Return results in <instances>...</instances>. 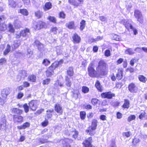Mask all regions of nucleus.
Wrapping results in <instances>:
<instances>
[{
  "label": "nucleus",
  "instance_id": "f257e3e1",
  "mask_svg": "<svg viewBox=\"0 0 147 147\" xmlns=\"http://www.w3.org/2000/svg\"><path fill=\"white\" fill-rule=\"evenodd\" d=\"M93 65H89L88 67L89 76L93 77L98 76L99 75L104 74V72L106 71V67L104 65H98L96 67L97 71L94 70L93 67Z\"/></svg>",
  "mask_w": 147,
  "mask_h": 147
},
{
  "label": "nucleus",
  "instance_id": "f03ea898",
  "mask_svg": "<svg viewBox=\"0 0 147 147\" xmlns=\"http://www.w3.org/2000/svg\"><path fill=\"white\" fill-rule=\"evenodd\" d=\"M47 26L46 23L42 20H39L37 22L34 21L32 23V28L35 30H39Z\"/></svg>",
  "mask_w": 147,
  "mask_h": 147
},
{
  "label": "nucleus",
  "instance_id": "7ed1b4c3",
  "mask_svg": "<svg viewBox=\"0 0 147 147\" xmlns=\"http://www.w3.org/2000/svg\"><path fill=\"white\" fill-rule=\"evenodd\" d=\"M134 16L137 21L139 23L142 24L144 23V19L142 12L139 10L136 9L134 11Z\"/></svg>",
  "mask_w": 147,
  "mask_h": 147
},
{
  "label": "nucleus",
  "instance_id": "20e7f679",
  "mask_svg": "<svg viewBox=\"0 0 147 147\" xmlns=\"http://www.w3.org/2000/svg\"><path fill=\"white\" fill-rule=\"evenodd\" d=\"M84 0H68L69 4L74 8H77L82 5Z\"/></svg>",
  "mask_w": 147,
  "mask_h": 147
},
{
  "label": "nucleus",
  "instance_id": "39448f33",
  "mask_svg": "<svg viewBox=\"0 0 147 147\" xmlns=\"http://www.w3.org/2000/svg\"><path fill=\"white\" fill-rule=\"evenodd\" d=\"M38 102L36 100H32L29 103L30 109L33 111H35L37 108Z\"/></svg>",
  "mask_w": 147,
  "mask_h": 147
},
{
  "label": "nucleus",
  "instance_id": "423d86ee",
  "mask_svg": "<svg viewBox=\"0 0 147 147\" xmlns=\"http://www.w3.org/2000/svg\"><path fill=\"white\" fill-rule=\"evenodd\" d=\"M57 65H51L46 72V75L47 77L51 76L53 74V70L57 67Z\"/></svg>",
  "mask_w": 147,
  "mask_h": 147
},
{
  "label": "nucleus",
  "instance_id": "0eeeda50",
  "mask_svg": "<svg viewBox=\"0 0 147 147\" xmlns=\"http://www.w3.org/2000/svg\"><path fill=\"white\" fill-rule=\"evenodd\" d=\"M101 96L102 98L111 99L113 97L115 96V94L109 91L102 93L101 94Z\"/></svg>",
  "mask_w": 147,
  "mask_h": 147
},
{
  "label": "nucleus",
  "instance_id": "6e6552de",
  "mask_svg": "<svg viewBox=\"0 0 147 147\" xmlns=\"http://www.w3.org/2000/svg\"><path fill=\"white\" fill-rule=\"evenodd\" d=\"M128 89L131 93H136L138 91V88L133 83H131L129 85Z\"/></svg>",
  "mask_w": 147,
  "mask_h": 147
},
{
  "label": "nucleus",
  "instance_id": "1a4fd4ad",
  "mask_svg": "<svg viewBox=\"0 0 147 147\" xmlns=\"http://www.w3.org/2000/svg\"><path fill=\"white\" fill-rule=\"evenodd\" d=\"M72 41L74 43H79L81 41L80 36L76 33L74 34L72 36Z\"/></svg>",
  "mask_w": 147,
  "mask_h": 147
},
{
  "label": "nucleus",
  "instance_id": "9d476101",
  "mask_svg": "<svg viewBox=\"0 0 147 147\" xmlns=\"http://www.w3.org/2000/svg\"><path fill=\"white\" fill-rule=\"evenodd\" d=\"M10 92V89L9 88H6L2 90L1 91V95L3 97L6 98Z\"/></svg>",
  "mask_w": 147,
  "mask_h": 147
},
{
  "label": "nucleus",
  "instance_id": "9b49d317",
  "mask_svg": "<svg viewBox=\"0 0 147 147\" xmlns=\"http://www.w3.org/2000/svg\"><path fill=\"white\" fill-rule=\"evenodd\" d=\"M66 27L69 29L75 30L76 27L74 21H72L68 22L65 24Z\"/></svg>",
  "mask_w": 147,
  "mask_h": 147
},
{
  "label": "nucleus",
  "instance_id": "f8f14e48",
  "mask_svg": "<svg viewBox=\"0 0 147 147\" xmlns=\"http://www.w3.org/2000/svg\"><path fill=\"white\" fill-rule=\"evenodd\" d=\"M66 134L67 135H72L73 137L75 139L77 137L78 134V132L76 131L75 129L73 128L68 131V132Z\"/></svg>",
  "mask_w": 147,
  "mask_h": 147
},
{
  "label": "nucleus",
  "instance_id": "ddd939ff",
  "mask_svg": "<svg viewBox=\"0 0 147 147\" xmlns=\"http://www.w3.org/2000/svg\"><path fill=\"white\" fill-rule=\"evenodd\" d=\"M22 36L23 37H26L30 34V30L28 28H25L22 30L20 31Z\"/></svg>",
  "mask_w": 147,
  "mask_h": 147
},
{
  "label": "nucleus",
  "instance_id": "4468645a",
  "mask_svg": "<svg viewBox=\"0 0 147 147\" xmlns=\"http://www.w3.org/2000/svg\"><path fill=\"white\" fill-rule=\"evenodd\" d=\"M55 111L58 113L59 115H61L63 113V109L61 106L59 104H56L55 107Z\"/></svg>",
  "mask_w": 147,
  "mask_h": 147
},
{
  "label": "nucleus",
  "instance_id": "2eb2a0df",
  "mask_svg": "<svg viewBox=\"0 0 147 147\" xmlns=\"http://www.w3.org/2000/svg\"><path fill=\"white\" fill-rule=\"evenodd\" d=\"M13 121L15 123H20L23 121V117L20 116L13 115Z\"/></svg>",
  "mask_w": 147,
  "mask_h": 147
},
{
  "label": "nucleus",
  "instance_id": "dca6fc26",
  "mask_svg": "<svg viewBox=\"0 0 147 147\" xmlns=\"http://www.w3.org/2000/svg\"><path fill=\"white\" fill-rule=\"evenodd\" d=\"M52 3L50 2H46L43 6V9L45 11L49 10L52 8Z\"/></svg>",
  "mask_w": 147,
  "mask_h": 147
},
{
  "label": "nucleus",
  "instance_id": "f3484780",
  "mask_svg": "<svg viewBox=\"0 0 147 147\" xmlns=\"http://www.w3.org/2000/svg\"><path fill=\"white\" fill-rule=\"evenodd\" d=\"M43 12L39 10L35 11L34 12V16L37 19L42 18L43 16Z\"/></svg>",
  "mask_w": 147,
  "mask_h": 147
},
{
  "label": "nucleus",
  "instance_id": "a211bd4d",
  "mask_svg": "<svg viewBox=\"0 0 147 147\" xmlns=\"http://www.w3.org/2000/svg\"><path fill=\"white\" fill-rule=\"evenodd\" d=\"M92 138L91 137L88 138L83 143L85 147H91V141Z\"/></svg>",
  "mask_w": 147,
  "mask_h": 147
},
{
  "label": "nucleus",
  "instance_id": "6ab92c4d",
  "mask_svg": "<svg viewBox=\"0 0 147 147\" xmlns=\"http://www.w3.org/2000/svg\"><path fill=\"white\" fill-rule=\"evenodd\" d=\"M6 126V120L5 118H2L0 125V129L2 130H5Z\"/></svg>",
  "mask_w": 147,
  "mask_h": 147
},
{
  "label": "nucleus",
  "instance_id": "aec40b11",
  "mask_svg": "<svg viewBox=\"0 0 147 147\" xmlns=\"http://www.w3.org/2000/svg\"><path fill=\"white\" fill-rule=\"evenodd\" d=\"M34 44V45L37 47L38 49L39 50H41L43 47V45L38 40H35Z\"/></svg>",
  "mask_w": 147,
  "mask_h": 147
},
{
  "label": "nucleus",
  "instance_id": "412c9836",
  "mask_svg": "<svg viewBox=\"0 0 147 147\" xmlns=\"http://www.w3.org/2000/svg\"><path fill=\"white\" fill-rule=\"evenodd\" d=\"M47 19L51 22L53 23L54 24L57 23V19L54 16H49L47 17Z\"/></svg>",
  "mask_w": 147,
  "mask_h": 147
},
{
  "label": "nucleus",
  "instance_id": "4be33fe9",
  "mask_svg": "<svg viewBox=\"0 0 147 147\" xmlns=\"http://www.w3.org/2000/svg\"><path fill=\"white\" fill-rule=\"evenodd\" d=\"M123 71L122 69H119L118 70V73L116 74V78L118 80H121L123 77Z\"/></svg>",
  "mask_w": 147,
  "mask_h": 147
},
{
  "label": "nucleus",
  "instance_id": "5701e85b",
  "mask_svg": "<svg viewBox=\"0 0 147 147\" xmlns=\"http://www.w3.org/2000/svg\"><path fill=\"white\" fill-rule=\"evenodd\" d=\"M18 13L24 16H27L29 14L27 10L26 9H20L18 11Z\"/></svg>",
  "mask_w": 147,
  "mask_h": 147
},
{
  "label": "nucleus",
  "instance_id": "b1692460",
  "mask_svg": "<svg viewBox=\"0 0 147 147\" xmlns=\"http://www.w3.org/2000/svg\"><path fill=\"white\" fill-rule=\"evenodd\" d=\"M8 5L11 8L15 7L17 5L16 2L13 0H8Z\"/></svg>",
  "mask_w": 147,
  "mask_h": 147
},
{
  "label": "nucleus",
  "instance_id": "393cba45",
  "mask_svg": "<svg viewBox=\"0 0 147 147\" xmlns=\"http://www.w3.org/2000/svg\"><path fill=\"white\" fill-rule=\"evenodd\" d=\"M86 21L84 20H82L80 22V29L81 31H83L85 28L86 24Z\"/></svg>",
  "mask_w": 147,
  "mask_h": 147
},
{
  "label": "nucleus",
  "instance_id": "a878e982",
  "mask_svg": "<svg viewBox=\"0 0 147 147\" xmlns=\"http://www.w3.org/2000/svg\"><path fill=\"white\" fill-rule=\"evenodd\" d=\"M129 101L127 99H125L122 107L124 108L128 109L129 107Z\"/></svg>",
  "mask_w": 147,
  "mask_h": 147
},
{
  "label": "nucleus",
  "instance_id": "bb28decb",
  "mask_svg": "<svg viewBox=\"0 0 147 147\" xmlns=\"http://www.w3.org/2000/svg\"><path fill=\"white\" fill-rule=\"evenodd\" d=\"M123 25L127 29H129V28L130 29H133V26L132 25L127 21H125L124 22Z\"/></svg>",
  "mask_w": 147,
  "mask_h": 147
},
{
  "label": "nucleus",
  "instance_id": "cd10ccee",
  "mask_svg": "<svg viewBox=\"0 0 147 147\" xmlns=\"http://www.w3.org/2000/svg\"><path fill=\"white\" fill-rule=\"evenodd\" d=\"M11 51V46L10 45L8 44L7 45V48L3 52V55H7Z\"/></svg>",
  "mask_w": 147,
  "mask_h": 147
},
{
  "label": "nucleus",
  "instance_id": "c85d7f7f",
  "mask_svg": "<svg viewBox=\"0 0 147 147\" xmlns=\"http://www.w3.org/2000/svg\"><path fill=\"white\" fill-rule=\"evenodd\" d=\"M91 127H92L90 126L88 128V129L86 130V131L88 133H89V134L91 135H93L94 134V131L95 130V129H94L92 128L91 129Z\"/></svg>",
  "mask_w": 147,
  "mask_h": 147
},
{
  "label": "nucleus",
  "instance_id": "c756f323",
  "mask_svg": "<svg viewBox=\"0 0 147 147\" xmlns=\"http://www.w3.org/2000/svg\"><path fill=\"white\" fill-rule=\"evenodd\" d=\"M138 78L140 81L143 83H145L147 81V78L142 75H139Z\"/></svg>",
  "mask_w": 147,
  "mask_h": 147
},
{
  "label": "nucleus",
  "instance_id": "7c9ffc66",
  "mask_svg": "<svg viewBox=\"0 0 147 147\" xmlns=\"http://www.w3.org/2000/svg\"><path fill=\"white\" fill-rule=\"evenodd\" d=\"M58 30V28L57 27L53 26L51 28L50 31V32L54 34H56L57 33Z\"/></svg>",
  "mask_w": 147,
  "mask_h": 147
},
{
  "label": "nucleus",
  "instance_id": "2f4dec72",
  "mask_svg": "<svg viewBox=\"0 0 147 147\" xmlns=\"http://www.w3.org/2000/svg\"><path fill=\"white\" fill-rule=\"evenodd\" d=\"M95 86L97 89L100 92L102 91V86L100 85V83L98 81H96L95 84Z\"/></svg>",
  "mask_w": 147,
  "mask_h": 147
},
{
  "label": "nucleus",
  "instance_id": "473e14b6",
  "mask_svg": "<svg viewBox=\"0 0 147 147\" xmlns=\"http://www.w3.org/2000/svg\"><path fill=\"white\" fill-rule=\"evenodd\" d=\"M36 78L35 75H31L28 76V80L31 82H36Z\"/></svg>",
  "mask_w": 147,
  "mask_h": 147
},
{
  "label": "nucleus",
  "instance_id": "72a5a7b5",
  "mask_svg": "<svg viewBox=\"0 0 147 147\" xmlns=\"http://www.w3.org/2000/svg\"><path fill=\"white\" fill-rule=\"evenodd\" d=\"M8 28L9 31L11 33H14L15 32V29L13 27V25L11 23L8 24Z\"/></svg>",
  "mask_w": 147,
  "mask_h": 147
},
{
  "label": "nucleus",
  "instance_id": "f704fd0d",
  "mask_svg": "<svg viewBox=\"0 0 147 147\" xmlns=\"http://www.w3.org/2000/svg\"><path fill=\"white\" fill-rule=\"evenodd\" d=\"M58 16L59 18L63 19H64L66 17V14L63 11H60L59 13Z\"/></svg>",
  "mask_w": 147,
  "mask_h": 147
},
{
  "label": "nucleus",
  "instance_id": "c9c22d12",
  "mask_svg": "<svg viewBox=\"0 0 147 147\" xmlns=\"http://www.w3.org/2000/svg\"><path fill=\"white\" fill-rule=\"evenodd\" d=\"M80 94L79 91L78 90L76 89L74 90L73 92V97L75 98H77L78 95Z\"/></svg>",
  "mask_w": 147,
  "mask_h": 147
},
{
  "label": "nucleus",
  "instance_id": "e433bc0d",
  "mask_svg": "<svg viewBox=\"0 0 147 147\" xmlns=\"http://www.w3.org/2000/svg\"><path fill=\"white\" fill-rule=\"evenodd\" d=\"M67 74L69 76H72L74 74L73 69L72 67H69L67 70Z\"/></svg>",
  "mask_w": 147,
  "mask_h": 147
},
{
  "label": "nucleus",
  "instance_id": "4c0bfd02",
  "mask_svg": "<svg viewBox=\"0 0 147 147\" xmlns=\"http://www.w3.org/2000/svg\"><path fill=\"white\" fill-rule=\"evenodd\" d=\"M65 81L66 85L68 87H70L72 84V83L70 79L67 76L65 78Z\"/></svg>",
  "mask_w": 147,
  "mask_h": 147
},
{
  "label": "nucleus",
  "instance_id": "58836bf2",
  "mask_svg": "<svg viewBox=\"0 0 147 147\" xmlns=\"http://www.w3.org/2000/svg\"><path fill=\"white\" fill-rule=\"evenodd\" d=\"M20 76L22 77V78H24L25 77L27 76V74L26 71H21L19 73Z\"/></svg>",
  "mask_w": 147,
  "mask_h": 147
},
{
  "label": "nucleus",
  "instance_id": "ea45409f",
  "mask_svg": "<svg viewBox=\"0 0 147 147\" xmlns=\"http://www.w3.org/2000/svg\"><path fill=\"white\" fill-rule=\"evenodd\" d=\"M20 45V43L18 41H14L12 47L13 49H16L19 47Z\"/></svg>",
  "mask_w": 147,
  "mask_h": 147
},
{
  "label": "nucleus",
  "instance_id": "a19ab883",
  "mask_svg": "<svg viewBox=\"0 0 147 147\" xmlns=\"http://www.w3.org/2000/svg\"><path fill=\"white\" fill-rule=\"evenodd\" d=\"M97 121L95 119H94L93 120L92 125L90 126H91L92 127H91L92 129V128H93L94 129H96V126H97Z\"/></svg>",
  "mask_w": 147,
  "mask_h": 147
},
{
  "label": "nucleus",
  "instance_id": "79ce46f5",
  "mask_svg": "<svg viewBox=\"0 0 147 147\" xmlns=\"http://www.w3.org/2000/svg\"><path fill=\"white\" fill-rule=\"evenodd\" d=\"M111 35L112 39L117 41L119 40V36L118 35L113 33L111 34Z\"/></svg>",
  "mask_w": 147,
  "mask_h": 147
},
{
  "label": "nucleus",
  "instance_id": "37998d69",
  "mask_svg": "<svg viewBox=\"0 0 147 147\" xmlns=\"http://www.w3.org/2000/svg\"><path fill=\"white\" fill-rule=\"evenodd\" d=\"M82 91L84 93H87L89 91V88L86 86H83Z\"/></svg>",
  "mask_w": 147,
  "mask_h": 147
},
{
  "label": "nucleus",
  "instance_id": "c03bdc74",
  "mask_svg": "<svg viewBox=\"0 0 147 147\" xmlns=\"http://www.w3.org/2000/svg\"><path fill=\"white\" fill-rule=\"evenodd\" d=\"M125 54L129 55H132L134 54V52L130 48L127 49L125 51Z\"/></svg>",
  "mask_w": 147,
  "mask_h": 147
},
{
  "label": "nucleus",
  "instance_id": "a18cd8bd",
  "mask_svg": "<svg viewBox=\"0 0 147 147\" xmlns=\"http://www.w3.org/2000/svg\"><path fill=\"white\" fill-rule=\"evenodd\" d=\"M80 118L82 119H84L86 117V112L84 111L81 112L80 113Z\"/></svg>",
  "mask_w": 147,
  "mask_h": 147
},
{
  "label": "nucleus",
  "instance_id": "49530a36",
  "mask_svg": "<svg viewBox=\"0 0 147 147\" xmlns=\"http://www.w3.org/2000/svg\"><path fill=\"white\" fill-rule=\"evenodd\" d=\"M123 62L125 64H127V61H123V59L121 58H119L117 61V64H120L122 63V62Z\"/></svg>",
  "mask_w": 147,
  "mask_h": 147
},
{
  "label": "nucleus",
  "instance_id": "de8ad7c7",
  "mask_svg": "<svg viewBox=\"0 0 147 147\" xmlns=\"http://www.w3.org/2000/svg\"><path fill=\"white\" fill-rule=\"evenodd\" d=\"M136 118V116L134 115H131L128 117L127 120L129 122H130L134 120Z\"/></svg>",
  "mask_w": 147,
  "mask_h": 147
},
{
  "label": "nucleus",
  "instance_id": "09e8293b",
  "mask_svg": "<svg viewBox=\"0 0 147 147\" xmlns=\"http://www.w3.org/2000/svg\"><path fill=\"white\" fill-rule=\"evenodd\" d=\"M23 107L24 109L25 112L26 113H27L28 112L29 110V106H28L27 104H24L23 105Z\"/></svg>",
  "mask_w": 147,
  "mask_h": 147
},
{
  "label": "nucleus",
  "instance_id": "8fccbe9b",
  "mask_svg": "<svg viewBox=\"0 0 147 147\" xmlns=\"http://www.w3.org/2000/svg\"><path fill=\"white\" fill-rule=\"evenodd\" d=\"M111 52L109 49L106 50L105 52V56L106 57H108L111 55Z\"/></svg>",
  "mask_w": 147,
  "mask_h": 147
},
{
  "label": "nucleus",
  "instance_id": "3c124183",
  "mask_svg": "<svg viewBox=\"0 0 147 147\" xmlns=\"http://www.w3.org/2000/svg\"><path fill=\"white\" fill-rule=\"evenodd\" d=\"M138 61V60L136 58H133L130 61V64H134L135 63H137Z\"/></svg>",
  "mask_w": 147,
  "mask_h": 147
},
{
  "label": "nucleus",
  "instance_id": "603ef678",
  "mask_svg": "<svg viewBox=\"0 0 147 147\" xmlns=\"http://www.w3.org/2000/svg\"><path fill=\"white\" fill-rule=\"evenodd\" d=\"M6 25L3 24H0V31H3L5 30Z\"/></svg>",
  "mask_w": 147,
  "mask_h": 147
},
{
  "label": "nucleus",
  "instance_id": "864d4df0",
  "mask_svg": "<svg viewBox=\"0 0 147 147\" xmlns=\"http://www.w3.org/2000/svg\"><path fill=\"white\" fill-rule=\"evenodd\" d=\"M24 95V93L22 92H20L18 93L17 96V98L18 99H20L23 97Z\"/></svg>",
  "mask_w": 147,
  "mask_h": 147
},
{
  "label": "nucleus",
  "instance_id": "5fc2aeb1",
  "mask_svg": "<svg viewBox=\"0 0 147 147\" xmlns=\"http://www.w3.org/2000/svg\"><path fill=\"white\" fill-rule=\"evenodd\" d=\"M23 128L25 129L26 128L28 127L30 125V123L28 122H26L23 124Z\"/></svg>",
  "mask_w": 147,
  "mask_h": 147
},
{
  "label": "nucleus",
  "instance_id": "6e6d98bb",
  "mask_svg": "<svg viewBox=\"0 0 147 147\" xmlns=\"http://www.w3.org/2000/svg\"><path fill=\"white\" fill-rule=\"evenodd\" d=\"M50 81V79H46L43 81L42 84L44 85L48 84Z\"/></svg>",
  "mask_w": 147,
  "mask_h": 147
},
{
  "label": "nucleus",
  "instance_id": "4d7b16f0",
  "mask_svg": "<svg viewBox=\"0 0 147 147\" xmlns=\"http://www.w3.org/2000/svg\"><path fill=\"white\" fill-rule=\"evenodd\" d=\"M50 63V61L47 59H44L42 62L43 64H49Z\"/></svg>",
  "mask_w": 147,
  "mask_h": 147
},
{
  "label": "nucleus",
  "instance_id": "13d9d810",
  "mask_svg": "<svg viewBox=\"0 0 147 147\" xmlns=\"http://www.w3.org/2000/svg\"><path fill=\"white\" fill-rule=\"evenodd\" d=\"M123 135L124 136H125L127 137H128L130 136L131 135V132L130 131H128L127 132H123Z\"/></svg>",
  "mask_w": 147,
  "mask_h": 147
},
{
  "label": "nucleus",
  "instance_id": "bf43d9fd",
  "mask_svg": "<svg viewBox=\"0 0 147 147\" xmlns=\"http://www.w3.org/2000/svg\"><path fill=\"white\" fill-rule=\"evenodd\" d=\"M6 62V60L5 58H1L0 59V64H5Z\"/></svg>",
  "mask_w": 147,
  "mask_h": 147
},
{
  "label": "nucleus",
  "instance_id": "052dcab7",
  "mask_svg": "<svg viewBox=\"0 0 147 147\" xmlns=\"http://www.w3.org/2000/svg\"><path fill=\"white\" fill-rule=\"evenodd\" d=\"M98 101V100L97 99L95 98L92 99L91 100V102L93 105H95L97 103Z\"/></svg>",
  "mask_w": 147,
  "mask_h": 147
},
{
  "label": "nucleus",
  "instance_id": "680f3d73",
  "mask_svg": "<svg viewBox=\"0 0 147 147\" xmlns=\"http://www.w3.org/2000/svg\"><path fill=\"white\" fill-rule=\"evenodd\" d=\"M42 125L43 127H46L48 124V122L47 120H45L42 123Z\"/></svg>",
  "mask_w": 147,
  "mask_h": 147
},
{
  "label": "nucleus",
  "instance_id": "e2e57ef3",
  "mask_svg": "<svg viewBox=\"0 0 147 147\" xmlns=\"http://www.w3.org/2000/svg\"><path fill=\"white\" fill-rule=\"evenodd\" d=\"M98 40L97 39H94V38H91L88 41L90 43L95 42L97 41Z\"/></svg>",
  "mask_w": 147,
  "mask_h": 147
},
{
  "label": "nucleus",
  "instance_id": "0e129e2a",
  "mask_svg": "<svg viewBox=\"0 0 147 147\" xmlns=\"http://www.w3.org/2000/svg\"><path fill=\"white\" fill-rule=\"evenodd\" d=\"M106 116L104 115H101L100 116V119L102 121L106 120Z\"/></svg>",
  "mask_w": 147,
  "mask_h": 147
},
{
  "label": "nucleus",
  "instance_id": "69168bd1",
  "mask_svg": "<svg viewBox=\"0 0 147 147\" xmlns=\"http://www.w3.org/2000/svg\"><path fill=\"white\" fill-rule=\"evenodd\" d=\"M98 47L97 46H94L93 48V51L94 53L98 51Z\"/></svg>",
  "mask_w": 147,
  "mask_h": 147
},
{
  "label": "nucleus",
  "instance_id": "338daca9",
  "mask_svg": "<svg viewBox=\"0 0 147 147\" xmlns=\"http://www.w3.org/2000/svg\"><path fill=\"white\" fill-rule=\"evenodd\" d=\"M30 84L29 83L27 82H23V86L25 87H28L30 86Z\"/></svg>",
  "mask_w": 147,
  "mask_h": 147
},
{
  "label": "nucleus",
  "instance_id": "774afa93",
  "mask_svg": "<svg viewBox=\"0 0 147 147\" xmlns=\"http://www.w3.org/2000/svg\"><path fill=\"white\" fill-rule=\"evenodd\" d=\"M145 113L144 112H143L140 115L139 117V118L140 119H142L143 117H145Z\"/></svg>",
  "mask_w": 147,
  "mask_h": 147
}]
</instances>
